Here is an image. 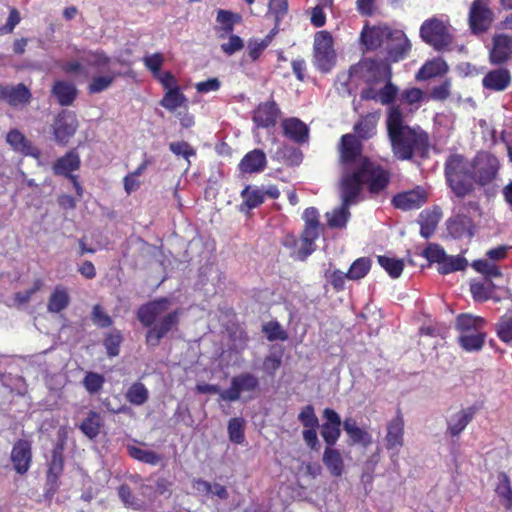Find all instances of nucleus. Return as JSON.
Here are the masks:
<instances>
[{"mask_svg":"<svg viewBox=\"0 0 512 512\" xmlns=\"http://www.w3.org/2000/svg\"><path fill=\"white\" fill-rule=\"evenodd\" d=\"M386 127L393 156L400 161L412 160L415 156L424 158L429 152V135L420 126L404 123L399 105L388 109Z\"/></svg>","mask_w":512,"mask_h":512,"instance_id":"f257e3e1","label":"nucleus"},{"mask_svg":"<svg viewBox=\"0 0 512 512\" xmlns=\"http://www.w3.org/2000/svg\"><path fill=\"white\" fill-rule=\"evenodd\" d=\"M170 300L161 297L141 305L137 310V319L149 328L145 334V343L149 347H156L161 340L179 324L180 311L173 310L164 315L168 310Z\"/></svg>","mask_w":512,"mask_h":512,"instance_id":"f03ea898","label":"nucleus"},{"mask_svg":"<svg viewBox=\"0 0 512 512\" xmlns=\"http://www.w3.org/2000/svg\"><path fill=\"white\" fill-rule=\"evenodd\" d=\"M444 173L448 186L457 197L464 198L473 192V171L463 155H449L444 165Z\"/></svg>","mask_w":512,"mask_h":512,"instance_id":"7ed1b4c3","label":"nucleus"},{"mask_svg":"<svg viewBox=\"0 0 512 512\" xmlns=\"http://www.w3.org/2000/svg\"><path fill=\"white\" fill-rule=\"evenodd\" d=\"M351 77L359 78L368 85H377L392 78L390 66L382 60L364 58L349 69Z\"/></svg>","mask_w":512,"mask_h":512,"instance_id":"20e7f679","label":"nucleus"},{"mask_svg":"<svg viewBox=\"0 0 512 512\" xmlns=\"http://www.w3.org/2000/svg\"><path fill=\"white\" fill-rule=\"evenodd\" d=\"M313 60L315 67L322 73H328L336 64L334 40L327 30L317 31L314 35Z\"/></svg>","mask_w":512,"mask_h":512,"instance_id":"39448f33","label":"nucleus"},{"mask_svg":"<svg viewBox=\"0 0 512 512\" xmlns=\"http://www.w3.org/2000/svg\"><path fill=\"white\" fill-rule=\"evenodd\" d=\"M420 38L436 51H443L453 42L447 25L436 17L425 20L419 30Z\"/></svg>","mask_w":512,"mask_h":512,"instance_id":"423d86ee","label":"nucleus"},{"mask_svg":"<svg viewBox=\"0 0 512 512\" xmlns=\"http://www.w3.org/2000/svg\"><path fill=\"white\" fill-rule=\"evenodd\" d=\"M470 166L475 183L479 186H487L497 179L501 163L491 152L480 151L475 155Z\"/></svg>","mask_w":512,"mask_h":512,"instance_id":"0eeeda50","label":"nucleus"},{"mask_svg":"<svg viewBox=\"0 0 512 512\" xmlns=\"http://www.w3.org/2000/svg\"><path fill=\"white\" fill-rule=\"evenodd\" d=\"M358 169L370 194H379L388 187L391 173L386 168L373 163L369 158H364Z\"/></svg>","mask_w":512,"mask_h":512,"instance_id":"6e6552de","label":"nucleus"},{"mask_svg":"<svg viewBox=\"0 0 512 512\" xmlns=\"http://www.w3.org/2000/svg\"><path fill=\"white\" fill-rule=\"evenodd\" d=\"M339 164L343 171H349L361 164L363 159V144L355 134L347 133L341 136L337 146Z\"/></svg>","mask_w":512,"mask_h":512,"instance_id":"1a4fd4ad","label":"nucleus"},{"mask_svg":"<svg viewBox=\"0 0 512 512\" xmlns=\"http://www.w3.org/2000/svg\"><path fill=\"white\" fill-rule=\"evenodd\" d=\"M489 0H473L468 13V25L472 34L487 32L494 22V12Z\"/></svg>","mask_w":512,"mask_h":512,"instance_id":"9d476101","label":"nucleus"},{"mask_svg":"<svg viewBox=\"0 0 512 512\" xmlns=\"http://www.w3.org/2000/svg\"><path fill=\"white\" fill-rule=\"evenodd\" d=\"M79 122L75 112L61 110L55 117L52 125L55 141L62 146H66L70 139L75 135Z\"/></svg>","mask_w":512,"mask_h":512,"instance_id":"9b49d317","label":"nucleus"},{"mask_svg":"<svg viewBox=\"0 0 512 512\" xmlns=\"http://www.w3.org/2000/svg\"><path fill=\"white\" fill-rule=\"evenodd\" d=\"M259 387V380L251 373L245 372L234 376L229 388L221 392V400L233 402L240 398L242 393H253Z\"/></svg>","mask_w":512,"mask_h":512,"instance_id":"f8f14e48","label":"nucleus"},{"mask_svg":"<svg viewBox=\"0 0 512 512\" xmlns=\"http://www.w3.org/2000/svg\"><path fill=\"white\" fill-rule=\"evenodd\" d=\"M387 59L390 62H399L405 59L411 51V42L406 34L399 29H392L384 44Z\"/></svg>","mask_w":512,"mask_h":512,"instance_id":"ddd939ff","label":"nucleus"},{"mask_svg":"<svg viewBox=\"0 0 512 512\" xmlns=\"http://www.w3.org/2000/svg\"><path fill=\"white\" fill-rule=\"evenodd\" d=\"M363 184L358 166L353 172L344 171L340 181V192L342 203L345 206H351L357 203Z\"/></svg>","mask_w":512,"mask_h":512,"instance_id":"4468645a","label":"nucleus"},{"mask_svg":"<svg viewBox=\"0 0 512 512\" xmlns=\"http://www.w3.org/2000/svg\"><path fill=\"white\" fill-rule=\"evenodd\" d=\"M512 58V36L500 33L492 37V47L489 51V62L501 66Z\"/></svg>","mask_w":512,"mask_h":512,"instance_id":"2eb2a0df","label":"nucleus"},{"mask_svg":"<svg viewBox=\"0 0 512 512\" xmlns=\"http://www.w3.org/2000/svg\"><path fill=\"white\" fill-rule=\"evenodd\" d=\"M281 114L280 108L274 99L261 102L252 112V120L257 127L269 128L276 125Z\"/></svg>","mask_w":512,"mask_h":512,"instance_id":"dca6fc26","label":"nucleus"},{"mask_svg":"<svg viewBox=\"0 0 512 512\" xmlns=\"http://www.w3.org/2000/svg\"><path fill=\"white\" fill-rule=\"evenodd\" d=\"M428 200V195L423 187L417 186L415 189L401 192L392 198V204L395 208L409 211L419 209Z\"/></svg>","mask_w":512,"mask_h":512,"instance_id":"f3484780","label":"nucleus"},{"mask_svg":"<svg viewBox=\"0 0 512 512\" xmlns=\"http://www.w3.org/2000/svg\"><path fill=\"white\" fill-rule=\"evenodd\" d=\"M31 99V91L24 83L17 85H4L0 83V101L6 102L11 107L29 104Z\"/></svg>","mask_w":512,"mask_h":512,"instance_id":"a211bd4d","label":"nucleus"},{"mask_svg":"<svg viewBox=\"0 0 512 512\" xmlns=\"http://www.w3.org/2000/svg\"><path fill=\"white\" fill-rule=\"evenodd\" d=\"M392 29L388 26H369L366 24L360 34L361 43L366 50L374 51L383 46Z\"/></svg>","mask_w":512,"mask_h":512,"instance_id":"6ab92c4d","label":"nucleus"},{"mask_svg":"<svg viewBox=\"0 0 512 512\" xmlns=\"http://www.w3.org/2000/svg\"><path fill=\"white\" fill-rule=\"evenodd\" d=\"M447 231L455 239L472 238L475 224L471 217L465 214H456L446 221Z\"/></svg>","mask_w":512,"mask_h":512,"instance_id":"aec40b11","label":"nucleus"},{"mask_svg":"<svg viewBox=\"0 0 512 512\" xmlns=\"http://www.w3.org/2000/svg\"><path fill=\"white\" fill-rule=\"evenodd\" d=\"M512 82V75L509 69L498 67L488 71L482 78L484 89L493 92L505 91Z\"/></svg>","mask_w":512,"mask_h":512,"instance_id":"412c9836","label":"nucleus"},{"mask_svg":"<svg viewBox=\"0 0 512 512\" xmlns=\"http://www.w3.org/2000/svg\"><path fill=\"white\" fill-rule=\"evenodd\" d=\"M281 127L283 135L296 144H304L309 139L308 126L296 117L283 119Z\"/></svg>","mask_w":512,"mask_h":512,"instance_id":"4be33fe9","label":"nucleus"},{"mask_svg":"<svg viewBox=\"0 0 512 512\" xmlns=\"http://www.w3.org/2000/svg\"><path fill=\"white\" fill-rule=\"evenodd\" d=\"M31 444L27 440H18L11 451V462L19 474H25L31 464Z\"/></svg>","mask_w":512,"mask_h":512,"instance_id":"5701e85b","label":"nucleus"},{"mask_svg":"<svg viewBox=\"0 0 512 512\" xmlns=\"http://www.w3.org/2000/svg\"><path fill=\"white\" fill-rule=\"evenodd\" d=\"M267 166L266 154L261 149L249 151L241 159L238 168L240 172L246 174L260 173Z\"/></svg>","mask_w":512,"mask_h":512,"instance_id":"b1692460","label":"nucleus"},{"mask_svg":"<svg viewBox=\"0 0 512 512\" xmlns=\"http://www.w3.org/2000/svg\"><path fill=\"white\" fill-rule=\"evenodd\" d=\"M52 96L63 107L70 106L77 98L78 90L74 83L66 80H56L51 88Z\"/></svg>","mask_w":512,"mask_h":512,"instance_id":"393cba45","label":"nucleus"},{"mask_svg":"<svg viewBox=\"0 0 512 512\" xmlns=\"http://www.w3.org/2000/svg\"><path fill=\"white\" fill-rule=\"evenodd\" d=\"M80 157L76 149L69 150L65 155L58 158L53 166V173L57 176L68 177L72 172L80 168Z\"/></svg>","mask_w":512,"mask_h":512,"instance_id":"a878e982","label":"nucleus"},{"mask_svg":"<svg viewBox=\"0 0 512 512\" xmlns=\"http://www.w3.org/2000/svg\"><path fill=\"white\" fill-rule=\"evenodd\" d=\"M6 142L11 148L24 156H37L38 150L30 140L18 129H11L6 135Z\"/></svg>","mask_w":512,"mask_h":512,"instance_id":"bb28decb","label":"nucleus"},{"mask_svg":"<svg viewBox=\"0 0 512 512\" xmlns=\"http://www.w3.org/2000/svg\"><path fill=\"white\" fill-rule=\"evenodd\" d=\"M240 196L242 202L239 205V211L248 214L252 209L262 205L265 201L263 196V188L257 186L246 185L241 191Z\"/></svg>","mask_w":512,"mask_h":512,"instance_id":"cd10ccee","label":"nucleus"},{"mask_svg":"<svg viewBox=\"0 0 512 512\" xmlns=\"http://www.w3.org/2000/svg\"><path fill=\"white\" fill-rule=\"evenodd\" d=\"M64 444L59 442L53 448L51 452V458L48 462L47 471V482L51 487L57 484L58 477L63 471L64 459H63Z\"/></svg>","mask_w":512,"mask_h":512,"instance_id":"c85d7f7f","label":"nucleus"},{"mask_svg":"<svg viewBox=\"0 0 512 512\" xmlns=\"http://www.w3.org/2000/svg\"><path fill=\"white\" fill-rule=\"evenodd\" d=\"M71 298L66 286L58 284L54 287L47 301V311L58 314L68 308Z\"/></svg>","mask_w":512,"mask_h":512,"instance_id":"c756f323","label":"nucleus"},{"mask_svg":"<svg viewBox=\"0 0 512 512\" xmlns=\"http://www.w3.org/2000/svg\"><path fill=\"white\" fill-rule=\"evenodd\" d=\"M441 210L439 207L434 208L433 210H423L419 215V224H420V235L429 239L435 232L438 223L441 219Z\"/></svg>","mask_w":512,"mask_h":512,"instance_id":"7c9ffc66","label":"nucleus"},{"mask_svg":"<svg viewBox=\"0 0 512 512\" xmlns=\"http://www.w3.org/2000/svg\"><path fill=\"white\" fill-rule=\"evenodd\" d=\"M321 232L320 226L304 225L301 233V248L299 249V258L305 260L315 250V241L319 238Z\"/></svg>","mask_w":512,"mask_h":512,"instance_id":"2f4dec72","label":"nucleus"},{"mask_svg":"<svg viewBox=\"0 0 512 512\" xmlns=\"http://www.w3.org/2000/svg\"><path fill=\"white\" fill-rule=\"evenodd\" d=\"M377 122L378 116L375 113L363 115L355 123L353 134H355L361 142L362 140H368L375 135Z\"/></svg>","mask_w":512,"mask_h":512,"instance_id":"473e14b6","label":"nucleus"},{"mask_svg":"<svg viewBox=\"0 0 512 512\" xmlns=\"http://www.w3.org/2000/svg\"><path fill=\"white\" fill-rule=\"evenodd\" d=\"M447 71V63L441 58H434L423 64L416 74V79L423 81L429 80L437 76H442Z\"/></svg>","mask_w":512,"mask_h":512,"instance_id":"72a5a7b5","label":"nucleus"},{"mask_svg":"<svg viewBox=\"0 0 512 512\" xmlns=\"http://www.w3.org/2000/svg\"><path fill=\"white\" fill-rule=\"evenodd\" d=\"M160 106L170 112H175L178 108L188 107V99L182 92L181 87H175L173 90H168L164 93L162 99L159 101Z\"/></svg>","mask_w":512,"mask_h":512,"instance_id":"f704fd0d","label":"nucleus"},{"mask_svg":"<svg viewBox=\"0 0 512 512\" xmlns=\"http://www.w3.org/2000/svg\"><path fill=\"white\" fill-rule=\"evenodd\" d=\"M322 460L331 475L335 477L342 475L344 471V462L338 450L329 447L326 448L323 453Z\"/></svg>","mask_w":512,"mask_h":512,"instance_id":"c9c22d12","label":"nucleus"},{"mask_svg":"<svg viewBox=\"0 0 512 512\" xmlns=\"http://www.w3.org/2000/svg\"><path fill=\"white\" fill-rule=\"evenodd\" d=\"M404 422L402 418H394L388 425L386 436L387 449H394L403 445Z\"/></svg>","mask_w":512,"mask_h":512,"instance_id":"e433bc0d","label":"nucleus"},{"mask_svg":"<svg viewBox=\"0 0 512 512\" xmlns=\"http://www.w3.org/2000/svg\"><path fill=\"white\" fill-rule=\"evenodd\" d=\"M495 492L500 502L506 509L512 508V488L509 477L505 473H499Z\"/></svg>","mask_w":512,"mask_h":512,"instance_id":"4c0bfd02","label":"nucleus"},{"mask_svg":"<svg viewBox=\"0 0 512 512\" xmlns=\"http://www.w3.org/2000/svg\"><path fill=\"white\" fill-rule=\"evenodd\" d=\"M485 324L481 317H475L469 314H461L457 317L456 327L461 334L480 331Z\"/></svg>","mask_w":512,"mask_h":512,"instance_id":"58836bf2","label":"nucleus"},{"mask_svg":"<svg viewBox=\"0 0 512 512\" xmlns=\"http://www.w3.org/2000/svg\"><path fill=\"white\" fill-rule=\"evenodd\" d=\"M485 337V333L481 332V330L464 333L459 336V344L466 351H478L483 347Z\"/></svg>","mask_w":512,"mask_h":512,"instance_id":"ea45409f","label":"nucleus"},{"mask_svg":"<svg viewBox=\"0 0 512 512\" xmlns=\"http://www.w3.org/2000/svg\"><path fill=\"white\" fill-rule=\"evenodd\" d=\"M217 23L220 24L219 30L224 34H231L234 30V25L242 21L240 14L233 13L228 10L219 9L216 16Z\"/></svg>","mask_w":512,"mask_h":512,"instance_id":"a19ab883","label":"nucleus"},{"mask_svg":"<svg viewBox=\"0 0 512 512\" xmlns=\"http://www.w3.org/2000/svg\"><path fill=\"white\" fill-rule=\"evenodd\" d=\"M379 265L393 278H399L404 269V261L395 257L380 255L377 258Z\"/></svg>","mask_w":512,"mask_h":512,"instance_id":"79ce46f5","label":"nucleus"},{"mask_svg":"<svg viewBox=\"0 0 512 512\" xmlns=\"http://www.w3.org/2000/svg\"><path fill=\"white\" fill-rule=\"evenodd\" d=\"M467 266L468 261L466 258L460 255L448 256L446 254L443 262H441L440 266H438V272L442 275H446L456 271H463Z\"/></svg>","mask_w":512,"mask_h":512,"instance_id":"37998d69","label":"nucleus"},{"mask_svg":"<svg viewBox=\"0 0 512 512\" xmlns=\"http://www.w3.org/2000/svg\"><path fill=\"white\" fill-rule=\"evenodd\" d=\"M344 429L351 437L353 442L360 443L364 446H367L371 443L370 435L365 430L358 427L353 418L346 419L344 422Z\"/></svg>","mask_w":512,"mask_h":512,"instance_id":"c03bdc74","label":"nucleus"},{"mask_svg":"<svg viewBox=\"0 0 512 512\" xmlns=\"http://www.w3.org/2000/svg\"><path fill=\"white\" fill-rule=\"evenodd\" d=\"M371 268V260L368 257L356 259L346 273L349 280H360L364 278Z\"/></svg>","mask_w":512,"mask_h":512,"instance_id":"a18cd8bd","label":"nucleus"},{"mask_svg":"<svg viewBox=\"0 0 512 512\" xmlns=\"http://www.w3.org/2000/svg\"><path fill=\"white\" fill-rule=\"evenodd\" d=\"M118 74L110 73L107 75L94 76L87 86L89 94H98L107 90L115 81Z\"/></svg>","mask_w":512,"mask_h":512,"instance_id":"49530a36","label":"nucleus"},{"mask_svg":"<svg viewBox=\"0 0 512 512\" xmlns=\"http://www.w3.org/2000/svg\"><path fill=\"white\" fill-rule=\"evenodd\" d=\"M340 418H327L322 425L321 436L328 445H333L340 435Z\"/></svg>","mask_w":512,"mask_h":512,"instance_id":"de8ad7c7","label":"nucleus"},{"mask_svg":"<svg viewBox=\"0 0 512 512\" xmlns=\"http://www.w3.org/2000/svg\"><path fill=\"white\" fill-rule=\"evenodd\" d=\"M169 150L177 157H182L187 162V168L191 166L190 158L196 155V149L187 141H175L169 143Z\"/></svg>","mask_w":512,"mask_h":512,"instance_id":"09e8293b","label":"nucleus"},{"mask_svg":"<svg viewBox=\"0 0 512 512\" xmlns=\"http://www.w3.org/2000/svg\"><path fill=\"white\" fill-rule=\"evenodd\" d=\"M123 342V335L119 330H112L105 336L103 345L109 357H116L120 353V345Z\"/></svg>","mask_w":512,"mask_h":512,"instance_id":"8fccbe9b","label":"nucleus"},{"mask_svg":"<svg viewBox=\"0 0 512 512\" xmlns=\"http://www.w3.org/2000/svg\"><path fill=\"white\" fill-rule=\"evenodd\" d=\"M149 397V392L141 382L133 383L126 392L127 400L134 405L144 404Z\"/></svg>","mask_w":512,"mask_h":512,"instance_id":"3c124183","label":"nucleus"},{"mask_svg":"<svg viewBox=\"0 0 512 512\" xmlns=\"http://www.w3.org/2000/svg\"><path fill=\"white\" fill-rule=\"evenodd\" d=\"M105 383V377L97 372H86L82 384L85 390L90 394L94 395L99 393Z\"/></svg>","mask_w":512,"mask_h":512,"instance_id":"603ef678","label":"nucleus"},{"mask_svg":"<svg viewBox=\"0 0 512 512\" xmlns=\"http://www.w3.org/2000/svg\"><path fill=\"white\" fill-rule=\"evenodd\" d=\"M425 93L417 87L404 89L399 96V101L403 105L415 106L418 109L419 105L423 102Z\"/></svg>","mask_w":512,"mask_h":512,"instance_id":"864d4df0","label":"nucleus"},{"mask_svg":"<svg viewBox=\"0 0 512 512\" xmlns=\"http://www.w3.org/2000/svg\"><path fill=\"white\" fill-rule=\"evenodd\" d=\"M496 332L501 341L505 343L512 341V312L500 317L496 324Z\"/></svg>","mask_w":512,"mask_h":512,"instance_id":"5fc2aeb1","label":"nucleus"},{"mask_svg":"<svg viewBox=\"0 0 512 512\" xmlns=\"http://www.w3.org/2000/svg\"><path fill=\"white\" fill-rule=\"evenodd\" d=\"M44 287V281L42 278H36L33 281V285L31 288L25 291H19L14 294V302L17 306H23L27 304L32 296L42 290Z\"/></svg>","mask_w":512,"mask_h":512,"instance_id":"6e6d98bb","label":"nucleus"},{"mask_svg":"<svg viewBox=\"0 0 512 512\" xmlns=\"http://www.w3.org/2000/svg\"><path fill=\"white\" fill-rule=\"evenodd\" d=\"M244 418H231L228 424L229 439L236 444L244 442Z\"/></svg>","mask_w":512,"mask_h":512,"instance_id":"4d7b16f0","label":"nucleus"},{"mask_svg":"<svg viewBox=\"0 0 512 512\" xmlns=\"http://www.w3.org/2000/svg\"><path fill=\"white\" fill-rule=\"evenodd\" d=\"M473 268L486 276L487 278H498L502 276V273L497 265L489 262L487 259L476 260L472 264Z\"/></svg>","mask_w":512,"mask_h":512,"instance_id":"13d9d810","label":"nucleus"},{"mask_svg":"<svg viewBox=\"0 0 512 512\" xmlns=\"http://www.w3.org/2000/svg\"><path fill=\"white\" fill-rule=\"evenodd\" d=\"M385 85L378 90L379 102L382 105H391L398 96V87L390 80L385 81Z\"/></svg>","mask_w":512,"mask_h":512,"instance_id":"bf43d9fd","label":"nucleus"},{"mask_svg":"<svg viewBox=\"0 0 512 512\" xmlns=\"http://www.w3.org/2000/svg\"><path fill=\"white\" fill-rule=\"evenodd\" d=\"M103 423L101 418H84L79 429L90 439L95 438L101 431Z\"/></svg>","mask_w":512,"mask_h":512,"instance_id":"052dcab7","label":"nucleus"},{"mask_svg":"<svg viewBox=\"0 0 512 512\" xmlns=\"http://www.w3.org/2000/svg\"><path fill=\"white\" fill-rule=\"evenodd\" d=\"M263 332L269 341L281 340L285 341L288 338L287 332L281 327L277 321H270L263 326Z\"/></svg>","mask_w":512,"mask_h":512,"instance_id":"680f3d73","label":"nucleus"},{"mask_svg":"<svg viewBox=\"0 0 512 512\" xmlns=\"http://www.w3.org/2000/svg\"><path fill=\"white\" fill-rule=\"evenodd\" d=\"M129 453L133 458L151 465H156L162 460V457L157 453L138 447H131Z\"/></svg>","mask_w":512,"mask_h":512,"instance_id":"e2e57ef3","label":"nucleus"},{"mask_svg":"<svg viewBox=\"0 0 512 512\" xmlns=\"http://www.w3.org/2000/svg\"><path fill=\"white\" fill-rule=\"evenodd\" d=\"M350 206H345L342 203V206L340 209L334 210L332 215L328 218V225L331 228H343L346 226V223L348 222L350 212H349Z\"/></svg>","mask_w":512,"mask_h":512,"instance_id":"0e129e2a","label":"nucleus"},{"mask_svg":"<svg viewBox=\"0 0 512 512\" xmlns=\"http://www.w3.org/2000/svg\"><path fill=\"white\" fill-rule=\"evenodd\" d=\"M145 67L152 73L153 78L158 76L161 72V67L164 63V56L160 52H155L143 58Z\"/></svg>","mask_w":512,"mask_h":512,"instance_id":"69168bd1","label":"nucleus"},{"mask_svg":"<svg viewBox=\"0 0 512 512\" xmlns=\"http://www.w3.org/2000/svg\"><path fill=\"white\" fill-rule=\"evenodd\" d=\"M288 12V0H270L268 4V13L274 16L276 25Z\"/></svg>","mask_w":512,"mask_h":512,"instance_id":"338daca9","label":"nucleus"},{"mask_svg":"<svg viewBox=\"0 0 512 512\" xmlns=\"http://www.w3.org/2000/svg\"><path fill=\"white\" fill-rule=\"evenodd\" d=\"M422 255L428 260L429 263H437L440 266L446 255L444 249L435 243H430L423 250Z\"/></svg>","mask_w":512,"mask_h":512,"instance_id":"774afa93","label":"nucleus"}]
</instances>
